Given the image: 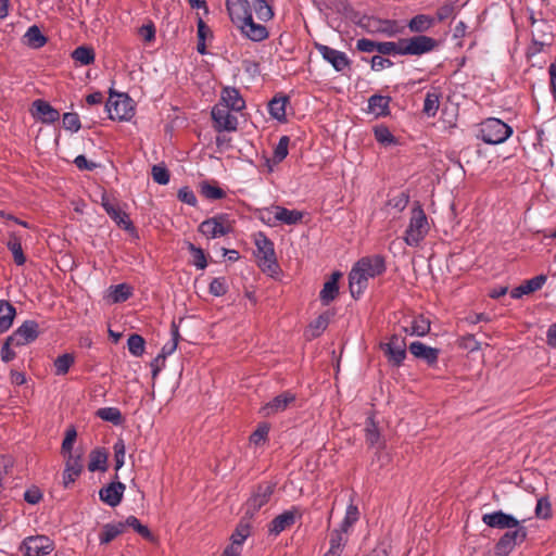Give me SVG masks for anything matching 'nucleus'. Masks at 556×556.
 Masks as SVG:
<instances>
[{
	"instance_id": "nucleus-1",
	"label": "nucleus",
	"mask_w": 556,
	"mask_h": 556,
	"mask_svg": "<svg viewBox=\"0 0 556 556\" xmlns=\"http://www.w3.org/2000/svg\"><path fill=\"white\" fill-rule=\"evenodd\" d=\"M523 520L517 519L515 516L496 510L482 516V522L494 529L507 530L495 544L494 551L497 556H508L516 546L522 544L528 535Z\"/></svg>"
},
{
	"instance_id": "nucleus-2",
	"label": "nucleus",
	"mask_w": 556,
	"mask_h": 556,
	"mask_svg": "<svg viewBox=\"0 0 556 556\" xmlns=\"http://www.w3.org/2000/svg\"><path fill=\"white\" fill-rule=\"evenodd\" d=\"M513 135V128L500 118L489 117L481 122L479 135L488 144H501Z\"/></svg>"
},
{
	"instance_id": "nucleus-3",
	"label": "nucleus",
	"mask_w": 556,
	"mask_h": 556,
	"mask_svg": "<svg viewBox=\"0 0 556 556\" xmlns=\"http://www.w3.org/2000/svg\"><path fill=\"white\" fill-rule=\"evenodd\" d=\"M430 225L422 207L417 204L412 208L409 225L405 230L404 240L410 247H417L428 235Z\"/></svg>"
},
{
	"instance_id": "nucleus-4",
	"label": "nucleus",
	"mask_w": 556,
	"mask_h": 556,
	"mask_svg": "<svg viewBox=\"0 0 556 556\" xmlns=\"http://www.w3.org/2000/svg\"><path fill=\"white\" fill-rule=\"evenodd\" d=\"M105 108L109 117L114 121H130L135 115L134 101L126 93H117L111 90Z\"/></svg>"
},
{
	"instance_id": "nucleus-5",
	"label": "nucleus",
	"mask_w": 556,
	"mask_h": 556,
	"mask_svg": "<svg viewBox=\"0 0 556 556\" xmlns=\"http://www.w3.org/2000/svg\"><path fill=\"white\" fill-rule=\"evenodd\" d=\"M198 230L207 239L224 237L232 231V224L226 214H218L203 220Z\"/></svg>"
},
{
	"instance_id": "nucleus-6",
	"label": "nucleus",
	"mask_w": 556,
	"mask_h": 556,
	"mask_svg": "<svg viewBox=\"0 0 556 556\" xmlns=\"http://www.w3.org/2000/svg\"><path fill=\"white\" fill-rule=\"evenodd\" d=\"M53 549V541L42 534L29 535L25 538L20 545V552H22L24 556H46Z\"/></svg>"
},
{
	"instance_id": "nucleus-7",
	"label": "nucleus",
	"mask_w": 556,
	"mask_h": 556,
	"mask_svg": "<svg viewBox=\"0 0 556 556\" xmlns=\"http://www.w3.org/2000/svg\"><path fill=\"white\" fill-rule=\"evenodd\" d=\"M437 47V40L418 35L402 39V55H421L432 51Z\"/></svg>"
},
{
	"instance_id": "nucleus-8",
	"label": "nucleus",
	"mask_w": 556,
	"mask_h": 556,
	"mask_svg": "<svg viewBox=\"0 0 556 556\" xmlns=\"http://www.w3.org/2000/svg\"><path fill=\"white\" fill-rule=\"evenodd\" d=\"M225 103H216L212 109V119L216 131H236L238 128V118L230 113Z\"/></svg>"
},
{
	"instance_id": "nucleus-9",
	"label": "nucleus",
	"mask_w": 556,
	"mask_h": 556,
	"mask_svg": "<svg viewBox=\"0 0 556 556\" xmlns=\"http://www.w3.org/2000/svg\"><path fill=\"white\" fill-rule=\"evenodd\" d=\"M275 490V485L268 482L258 484L253 491L252 495L245 503L247 511L249 516H253L264 505L268 503Z\"/></svg>"
},
{
	"instance_id": "nucleus-10",
	"label": "nucleus",
	"mask_w": 556,
	"mask_h": 556,
	"mask_svg": "<svg viewBox=\"0 0 556 556\" xmlns=\"http://www.w3.org/2000/svg\"><path fill=\"white\" fill-rule=\"evenodd\" d=\"M381 349L394 366H401L406 357V340L402 336H391L387 343L381 344Z\"/></svg>"
},
{
	"instance_id": "nucleus-11",
	"label": "nucleus",
	"mask_w": 556,
	"mask_h": 556,
	"mask_svg": "<svg viewBox=\"0 0 556 556\" xmlns=\"http://www.w3.org/2000/svg\"><path fill=\"white\" fill-rule=\"evenodd\" d=\"M39 326L35 320L24 321L11 336L9 342L14 346H22L31 343L38 338Z\"/></svg>"
},
{
	"instance_id": "nucleus-12",
	"label": "nucleus",
	"mask_w": 556,
	"mask_h": 556,
	"mask_svg": "<svg viewBox=\"0 0 556 556\" xmlns=\"http://www.w3.org/2000/svg\"><path fill=\"white\" fill-rule=\"evenodd\" d=\"M302 518V511L300 507L292 506L290 509L276 516L269 525V533L278 535L282 531L292 527L296 520Z\"/></svg>"
},
{
	"instance_id": "nucleus-13",
	"label": "nucleus",
	"mask_w": 556,
	"mask_h": 556,
	"mask_svg": "<svg viewBox=\"0 0 556 556\" xmlns=\"http://www.w3.org/2000/svg\"><path fill=\"white\" fill-rule=\"evenodd\" d=\"M255 245L257 249V257L268 268L277 264L274 242L264 233L258 232L255 235Z\"/></svg>"
},
{
	"instance_id": "nucleus-14",
	"label": "nucleus",
	"mask_w": 556,
	"mask_h": 556,
	"mask_svg": "<svg viewBox=\"0 0 556 556\" xmlns=\"http://www.w3.org/2000/svg\"><path fill=\"white\" fill-rule=\"evenodd\" d=\"M226 8L231 22L237 27L247 21H251L252 14L248 0H226Z\"/></svg>"
},
{
	"instance_id": "nucleus-15",
	"label": "nucleus",
	"mask_w": 556,
	"mask_h": 556,
	"mask_svg": "<svg viewBox=\"0 0 556 556\" xmlns=\"http://www.w3.org/2000/svg\"><path fill=\"white\" fill-rule=\"evenodd\" d=\"M102 207L106 214L123 229L134 230V226L128 215L121 210L117 203L111 201L105 194L102 195Z\"/></svg>"
},
{
	"instance_id": "nucleus-16",
	"label": "nucleus",
	"mask_w": 556,
	"mask_h": 556,
	"mask_svg": "<svg viewBox=\"0 0 556 556\" xmlns=\"http://www.w3.org/2000/svg\"><path fill=\"white\" fill-rule=\"evenodd\" d=\"M33 116L43 124H52L60 118V112L49 102L37 99L33 102Z\"/></svg>"
},
{
	"instance_id": "nucleus-17",
	"label": "nucleus",
	"mask_w": 556,
	"mask_h": 556,
	"mask_svg": "<svg viewBox=\"0 0 556 556\" xmlns=\"http://www.w3.org/2000/svg\"><path fill=\"white\" fill-rule=\"evenodd\" d=\"M315 48L336 71L341 72L349 65V60L344 52L338 51L323 43H315Z\"/></svg>"
},
{
	"instance_id": "nucleus-18",
	"label": "nucleus",
	"mask_w": 556,
	"mask_h": 556,
	"mask_svg": "<svg viewBox=\"0 0 556 556\" xmlns=\"http://www.w3.org/2000/svg\"><path fill=\"white\" fill-rule=\"evenodd\" d=\"M83 468L84 466L81 455H67L65 469L63 471V486L66 489L70 488V485L73 484L80 476Z\"/></svg>"
},
{
	"instance_id": "nucleus-19",
	"label": "nucleus",
	"mask_w": 556,
	"mask_h": 556,
	"mask_svg": "<svg viewBox=\"0 0 556 556\" xmlns=\"http://www.w3.org/2000/svg\"><path fill=\"white\" fill-rule=\"evenodd\" d=\"M125 489V484L119 481L111 482L99 491L100 500L111 507H116L123 500Z\"/></svg>"
},
{
	"instance_id": "nucleus-20",
	"label": "nucleus",
	"mask_w": 556,
	"mask_h": 556,
	"mask_svg": "<svg viewBox=\"0 0 556 556\" xmlns=\"http://www.w3.org/2000/svg\"><path fill=\"white\" fill-rule=\"evenodd\" d=\"M355 265L367 278H375L386 270L384 260L380 255L363 257Z\"/></svg>"
},
{
	"instance_id": "nucleus-21",
	"label": "nucleus",
	"mask_w": 556,
	"mask_h": 556,
	"mask_svg": "<svg viewBox=\"0 0 556 556\" xmlns=\"http://www.w3.org/2000/svg\"><path fill=\"white\" fill-rule=\"evenodd\" d=\"M295 402V394L290 391H286L275 396L270 402L262 407V412L265 416L274 415L286 410L291 404Z\"/></svg>"
},
{
	"instance_id": "nucleus-22",
	"label": "nucleus",
	"mask_w": 556,
	"mask_h": 556,
	"mask_svg": "<svg viewBox=\"0 0 556 556\" xmlns=\"http://www.w3.org/2000/svg\"><path fill=\"white\" fill-rule=\"evenodd\" d=\"M408 350L413 356L425 361L429 366H434L438 363L440 353L438 349L428 346L422 342L415 341L409 344Z\"/></svg>"
},
{
	"instance_id": "nucleus-23",
	"label": "nucleus",
	"mask_w": 556,
	"mask_h": 556,
	"mask_svg": "<svg viewBox=\"0 0 556 556\" xmlns=\"http://www.w3.org/2000/svg\"><path fill=\"white\" fill-rule=\"evenodd\" d=\"M218 103H225L233 112H241L245 108V101L239 90L233 87L223 88Z\"/></svg>"
},
{
	"instance_id": "nucleus-24",
	"label": "nucleus",
	"mask_w": 556,
	"mask_h": 556,
	"mask_svg": "<svg viewBox=\"0 0 556 556\" xmlns=\"http://www.w3.org/2000/svg\"><path fill=\"white\" fill-rule=\"evenodd\" d=\"M349 541V533L337 528L330 532L329 549L324 556H341Z\"/></svg>"
},
{
	"instance_id": "nucleus-25",
	"label": "nucleus",
	"mask_w": 556,
	"mask_h": 556,
	"mask_svg": "<svg viewBox=\"0 0 556 556\" xmlns=\"http://www.w3.org/2000/svg\"><path fill=\"white\" fill-rule=\"evenodd\" d=\"M241 34L252 41H263L268 37L267 28L262 24H256L251 17V21L244 22L238 27Z\"/></svg>"
},
{
	"instance_id": "nucleus-26",
	"label": "nucleus",
	"mask_w": 556,
	"mask_h": 556,
	"mask_svg": "<svg viewBox=\"0 0 556 556\" xmlns=\"http://www.w3.org/2000/svg\"><path fill=\"white\" fill-rule=\"evenodd\" d=\"M546 282V276L539 275L529 280H526L519 287L514 288L510 292L511 298L520 299L525 294H530L540 290Z\"/></svg>"
},
{
	"instance_id": "nucleus-27",
	"label": "nucleus",
	"mask_w": 556,
	"mask_h": 556,
	"mask_svg": "<svg viewBox=\"0 0 556 556\" xmlns=\"http://www.w3.org/2000/svg\"><path fill=\"white\" fill-rule=\"evenodd\" d=\"M391 97L374 94L368 99V112L376 117L387 116L390 114Z\"/></svg>"
},
{
	"instance_id": "nucleus-28",
	"label": "nucleus",
	"mask_w": 556,
	"mask_h": 556,
	"mask_svg": "<svg viewBox=\"0 0 556 556\" xmlns=\"http://www.w3.org/2000/svg\"><path fill=\"white\" fill-rule=\"evenodd\" d=\"M368 279L363 271L357 269V266L354 265L350 275V291L352 296L356 298L361 295L364 290L367 288Z\"/></svg>"
},
{
	"instance_id": "nucleus-29",
	"label": "nucleus",
	"mask_w": 556,
	"mask_h": 556,
	"mask_svg": "<svg viewBox=\"0 0 556 556\" xmlns=\"http://www.w3.org/2000/svg\"><path fill=\"white\" fill-rule=\"evenodd\" d=\"M277 224L285 225H296L302 222L303 213L296 210H288L283 206L276 205V215Z\"/></svg>"
},
{
	"instance_id": "nucleus-30",
	"label": "nucleus",
	"mask_w": 556,
	"mask_h": 556,
	"mask_svg": "<svg viewBox=\"0 0 556 556\" xmlns=\"http://www.w3.org/2000/svg\"><path fill=\"white\" fill-rule=\"evenodd\" d=\"M15 315V307L10 302L0 300V333L11 328Z\"/></svg>"
},
{
	"instance_id": "nucleus-31",
	"label": "nucleus",
	"mask_w": 556,
	"mask_h": 556,
	"mask_svg": "<svg viewBox=\"0 0 556 556\" xmlns=\"http://www.w3.org/2000/svg\"><path fill=\"white\" fill-rule=\"evenodd\" d=\"M404 331L409 336L424 337L430 331V321L422 315L415 316Z\"/></svg>"
},
{
	"instance_id": "nucleus-32",
	"label": "nucleus",
	"mask_w": 556,
	"mask_h": 556,
	"mask_svg": "<svg viewBox=\"0 0 556 556\" xmlns=\"http://www.w3.org/2000/svg\"><path fill=\"white\" fill-rule=\"evenodd\" d=\"M170 332L172 340L163 345L161 353L154 358V363L164 362L167 356L172 355L176 351L180 334L178 326L175 324V321L172 323Z\"/></svg>"
},
{
	"instance_id": "nucleus-33",
	"label": "nucleus",
	"mask_w": 556,
	"mask_h": 556,
	"mask_svg": "<svg viewBox=\"0 0 556 556\" xmlns=\"http://www.w3.org/2000/svg\"><path fill=\"white\" fill-rule=\"evenodd\" d=\"M365 440L366 443L371 447H382L383 442L381 441V434L379 429L371 417L366 420L365 427Z\"/></svg>"
},
{
	"instance_id": "nucleus-34",
	"label": "nucleus",
	"mask_w": 556,
	"mask_h": 556,
	"mask_svg": "<svg viewBox=\"0 0 556 556\" xmlns=\"http://www.w3.org/2000/svg\"><path fill=\"white\" fill-rule=\"evenodd\" d=\"M108 454L102 448L93 450L89 455L88 470L94 472L97 470H106Z\"/></svg>"
},
{
	"instance_id": "nucleus-35",
	"label": "nucleus",
	"mask_w": 556,
	"mask_h": 556,
	"mask_svg": "<svg viewBox=\"0 0 556 556\" xmlns=\"http://www.w3.org/2000/svg\"><path fill=\"white\" fill-rule=\"evenodd\" d=\"M125 531V523H106L103 526L99 540L101 544H108Z\"/></svg>"
},
{
	"instance_id": "nucleus-36",
	"label": "nucleus",
	"mask_w": 556,
	"mask_h": 556,
	"mask_svg": "<svg viewBox=\"0 0 556 556\" xmlns=\"http://www.w3.org/2000/svg\"><path fill=\"white\" fill-rule=\"evenodd\" d=\"M288 103L287 97H275L268 103V111L271 117L279 122L286 121V105Z\"/></svg>"
},
{
	"instance_id": "nucleus-37",
	"label": "nucleus",
	"mask_w": 556,
	"mask_h": 556,
	"mask_svg": "<svg viewBox=\"0 0 556 556\" xmlns=\"http://www.w3.org/2000/svg\"><path fill=\"white\" fill-rule=\"evenodd\" d=\"M26 43L34 49H39L47 43V38L38 26H30L24 35Z\"/></svg>"
},
{
	"instance_id": "nucleus-38",
	"label": "nucleus",
	"mask_w": 556,
	"mask_h": 556,
	"mask_svg": "<svg viewBox=\"0 0 556 556\" xmlns=\"http://www.w3.org/2000/svg\"><path fill=\"white\" fill-rule=\"evenodd\" d=\"M359 519V510L357 505L353 503V500L351 498L350 504L346 507L345 516L339 527V529L350 532L351 528L357 522Z\"/></svg>"
},
{
	"instance_id": "nucleus-39",
	"label": "nucleus",
	"mask_w": 556,
	"mask_h": 556,
	"mask_svg": "<svg viewBox=\"0 0 556 556\" xmlns=\"http://www.w3.org/2000/svg\"><path fill=\"white\" fill-rule=\"evenodd\" d=\"M132 295V288L127 283H119L110 288V299L113 303L127 301Z\"/></svg>"
},
{
	"instance_id": "nucleus-40",
	"label": "nucleus",
	"mask_w": 556,
	"mask_h": 556,
	"mask_svg": "<svg viewBox=\"0 0 556 556\" xmlns=\"http://www.w3.org/2000/svg\"><path fill=\"white\" fill-rule=\"evenodd\" d=\"M96 416L104 421H110L113 425H121L123 416L117 407H102L96 412Z\"/></svg>"
},
{
	"instance_id": "nucleus-41",
	"label": "nucleus",
	"mask_w": 556,
	"mask_h": 556,
	"mask_svg": "<svg viewBox=\"0 0 556 556\" xmlns=\"http://www.w3.org/2000/svg\"><path fill=\"white\" fill-rule=\"evenodd\" d=\"M290 138L288 136L280 137L277 146L274 149V155L271 160H267V163L273 162L274 164H279L282 162L288 155Z\"/></svg>"
},
{
	"instance_id": "nucleus-42",
	"label": "nucleus",
	"mask_w": 556,
	"mask_h": 556,
	"mask_svg": "<svg viewBox=\"0 0 556 556\" xmlns=\"http://www.w3.org/2000/svg\"><path fill=\"white\" fill-rule=\"evenodd\" d=\"M432 25L433 20L425 14L414 16L408 23L409 29L415 33H424L428 30Z\"/></svg>"
},
{
	"instance_id": "nucleus-43",
	"label": "nucleus",
	"mask_w": 556,
	"mask_h": 556,
	"mask_svg": "<svg viewBox=\"0 0 556 556\" xmlns=\"http://www.w3.org/2000/svg\"><path fill=\"white\" fill-rule=\"evenodd\" d=\"M72 58L80 65H89L94 61V51L92 48L81 46L73 51Z\"/></svg>"
},
{
	"instance_id": "nucleus-44",
	"label": "nucleus",
	"mask_w": 556,
	"mask_h": 556,
	"mask_svg": "<svg viewBox=\"0 0 556 556\" xmlns=\"http://www.w3.org/2000/svg\"><path fill=\"white\" fill-rule=\"evenodd\" d=\"M200 192L208 200H220L226 197V192L220 187L206 181L200 185Z\"/></svg>"
},
{
	"instance_id": "nucleus-45",
	"label": "nucleus",
	"mask_w": 556,
	"mask_h": 556,
	"mask_svg": "<svg viewBox=\"0 0 556 556\" xmlns=\"http://www.w3.org/2000/svg\"><path fill=\"white\" fill-rule=\"evenodd\" d=\"M339 294V286L334 281H326L319 293L320 301L324 305H329Z\"/></svg>"
},
{
	"instance_id": "nucleus-46",
	"label": "nucleus",
	"mask_w": 556,
	"mask_h": 556,
	"mask_svg": "<svg viewBox=\"0 0 556 556\" xmlns=\"http://www.w3.org/2000/svg\"><path fill=\"white\" fill-rule=\"evenodd\" d=\"M146 346L144 339L137 333H132L129 336L127 340V348L131 355L139 357L143 354Z\"/></svg>"
},
{
	"instance_id": "nucleus-47",
	"label": "nucleus",
	"mask_w": 556,
	"mask_h": 556,
	"mask_svg": "<svg viewBox=\"0 0 556 556\" xmlns=\"http://www.w3.org/2000/svg\"><path fill=\"white\" fill-rule=\"evenodd\" d=\"M252 5L258 20L266 22L273 18V9L266 0H254Z\"/></svg>"
},
{
	"instance_id": "nucleus-48",
	"label": "nucleus",
	"mask_w": 556,
	"mask_h": 556,
	"mask_svg": "<svg viewBox=\"0 0 556 556\" xmlns=\"http://www.w3.org/2000/svg\"><path fill=\"white\" fill-rule=\"evenodd\" d=\"M440 96L437 92H428L424 101L422 112L431 117L434 116L439 110Z\"/></svg>"
},
{
	"instance_id": "nucleus-49",
	"label": "nucleus",
	"mask_w": 556,
	"mask_h": 556,
	"mask_svg": "<svg viewBox=\"0 0 556 556\" xmlns=\"http://www.w3.org/2000/svg\"><path fill=\"white\" fill-rule=\"evenodd\" d=\"M8 249L12 252L14 262L17 265H23L26 262V257L23 253L21 241L17 237L12 236L8 241Z\"/></svg>"
},
{
	"instance_id": "nucleus-50",
	"label": "nucleus",
	"mask_w": 556,
	"mask_h": 556,
	"mask_svg": "<svg viewBox=\"0 0 556 556\" xmlns=\"http://www.w3.org/2000/svg\"><path fill=\"white\" fill-rule=\"evenodd\" d=\"M378 53L382 55H402V39L396 42H378Z\"/></svg>"
},
{
	"instance_id": "nucleus-51",
	"label": "nucleus",
	"mask_w": 556,
	"mask_h": 556,
	"mask_svg": "<svg viewBox=\"0 0 556 556\" xmlns=\"http://www.w3.org/2000/svg\"><path fill=\"white\" fill-rule=\"evenodd\" d=\"M228 288L226 277H216L211 281L208 291L214 296H223L227 293Z\"/></svg>"
},
{
	"instance_id": "nucleus-52",
	"label": "nucleus",
	"mask_w": 556,
	"mask_h": 556,
	"mask_svg": "<svg viewBox=\"0 0 556 556\" xmlns=\"http://www.w3.org/2000/svg\"><path fill=\"white\" fill-rule=\"evenodd\" d=\"M125 527H131L137 533L148 540H153V535L147 526L141 525L139 519L135 516H129L124 522Z\"/></svg>"
},
{
	"instance_id": "nucleus-53",
	"label": "nucleus",
	"mask_w": 556,
	"mask_h": 556,
	"mask_svg": "<svg viewBox=\"0 0 556 556\" xmlns=\"http://www.w3.org/2000/svg\"><path fill=\"white\" fill-rule=\"evenodd\" d=\"M74 364V357L71 354L60 355L54 361L55 374L56 375H65L67 374L70 367Z\"/></svg>"
},
{
	"instance_id": "nucleus-54",
	"label": "nucleus",
	"mask_w": 556,
	"mask_h": 556,
	"mask_svg": "<svg viewBox=\"0 0 556 556\" xmlns=\"http://www.w3.org/2000/svg\"><path fill=\"white\" fill-rule=\"evenodd\" d=\"M115 470L118 471L125 464L126 447L123 439H118L114 445Z\"/></svg>"
},
{
	"instance_id": "nucleus-55",
	"label": "nucleus",
	"mask_w": 556,
	"mask_h": 556,
	"mask_svg": "<svg viewBox=\"0 0 556 556\" xmlns=\"http://www.w3.org/2000/svg\"><path fill=\"white\" fill-rule=\"evenodd\" d=\"M250 535V526L247 522L241 521L235 532L231 534V542L236 543L238 545L243 544V542L247 540V538Z\"/></svg>"
},
{
	"instance_id": "nucleus-56",
	"label": "nucleus",
	"mask_w": 556,
	"mask_h": 556,
	"mask_svg": "<svg viewBox=\"0 0 556 556\" xmlns=\"http://www.w3.org/2000/svg\"><path fill=\"white\" fill-rule=\"evenodd\" d=\"M153 180L159 185H167L169 182V172L161 164L154 165L151 170Z\"/></svg>"
},
{
	"instance_id": "nucleus-57",
	"label": "nucleus",
	"mask_w": 556,
	"mask_h": 556,
	"mask_svg": "<svg viewBox=\"0 0 556 556\" xmlns=\"http://www.w3.org/2000/svg\"><path fill=\"white\" fill-rule=\"evenodd\" d=\"M535 516L540 519H548L552 516V506L547 497H540L535 506Z\"/></svg>"
},
{
	"instance_id": "nucleus-58",
	"label": "nucleus",
	"mask_w": 556,
	"mask_h": 556,
	"mask_svg": "<svg viewBox=\"0 0 556 556\" xmlns=\"http://www.w3.org/2000/svg\"><path fill=\"white\" fill-rule=\"evenodd\" d=\"M276 215V205L270 207H264L258 210V219L267 226L274 227L277 225V219L274 218Z\"/></svg>"
},
{
	"instance_id": "nucleus-59",
	"label": "nucleus",
	"mask_w": 556,
	"mask_h": 556,
	"mask_svg": "<svg viewBox=\"0 0 556 556\" xmlns=\"http://www.w3.org/2000/svg\"><path fill=\"white\" fill-rule=\"evenodd\" d=\"M62 123H63V127L66 130H71L74 132L78 131L81 127L79 116L76 113H65L63 115Z\"/></svg>"
},
{
	"instance_id": "nucleus-60",
	"label": "nucleus",
	"mask_w": 556,
	"mask_h": 556,
	"mask_svg": "<svg viewBox=\"0 0 556 556\" xmlns=\"http://www.w3.org/2000/svg\"><path fill=\"white\" fill-rule=\"evenodd\" d=\"M189 251L193 254V264L199 269H204L207 266L206 257L201 248H197L194 244L189 243Z\"/></svg>"
},
{
	"instance_id": "nucleus-61",
	"label": "nucleus",
	"mask_w": 556,
	"mask_h": 556,
	"mask_svg": "<svg viewBox=\"0 0 556 556\" xmlns=\"http://www.w3.org/2000/svg\"><path fill=\"white\" fill-rule=\"evenodd\" d=\"M329 323V318L326 315L318 316L313 323L309 325V331L312 332V337H318L320 333L327 328Z\"/></svg>"
},
{
	"instance_id": "nucleus-62",
	"label": "nucleus",
	"mask_w": 556,
	"mask_h": 556,
	"mask_svg": "<svg viewBox=\"0 0 556 556\" xmlns=\"http://www.w3.org/2000/svg\"><path fill=\"white\" fill-rule=\"evenodd\" d=\"M409 202V195L406 192H400L396 195L392 197L388 204L392 206L393 208L397 210L399 212H402L405 210Z\"/></svg>"
},
{
	"instance_id": "nucleus-63",
	"label": "nucleus",
	"mask_w": 556,
	"mask_h": 556,
	"mask_svg": "<svg viewBox=\"0 0 556 556\" xmlns=\"http://www.w3.org/2000/svg\"><path fill=\"white\" fill-rule=\"evenodd\" d=\"M177 198L179 201L195 206L198 203L194 192L189 187H184L178 190Z\"/></svg>"
},
{
	"instance_id": "nucleus-64",
	"label": "nucleus",
	"mask_w": 556,
	"mask_h": 556,
	"mask_svg": "<svg viewBox=\"0 0 556 556\" xmlns=\"http://www.w3.org/2000/svg\"><path fill=\"white\" fill-rule=\"evenodd\" d=\"M76 437H77V433L74 428L67 429L65 438L62 442V447H61L63 454H67V455L73 454L72 450H73V445L76 440Z\"/></svg>"
}]
</instances>
